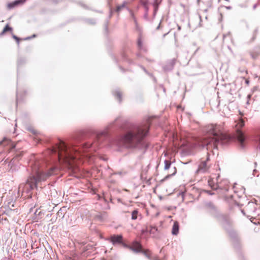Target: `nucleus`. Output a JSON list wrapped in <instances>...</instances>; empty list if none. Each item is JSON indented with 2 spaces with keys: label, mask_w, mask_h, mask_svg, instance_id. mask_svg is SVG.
<instances>
[{
  "label": "nucleus",
  "mask_w": 260,
  "mask_h": 260,
  "mask_svg": "<svg viewBox=\"0 0 260 260\" xmlns=\"http://www.w3.org/2000/svg\"><path fill=\"white\" fill-rule=\"evenodd\" d=\"M94 144H84L81 147L77 148L75 144L70 146L67 145L63 142L60 141L55 147L51 149L52 153H57L60 163H63L69 169L74 170L75 166L73 162L77 159V156L81 153L80 149L83 151H86L90 147H94Z\"/></svg>",
  "instance_id": "f257e3e1"
},
{
  "label": "nucleus",
  "mask_w": 260,
  "mask_h": 260,
  "mask_svg": "<svg viewBox=\"0 0 260 260\" xmlns=\"http://www.w3.org/2000/svg\"><path fill=\"white\" fill-rule=\"evenodd\" d=\"M149 130V125L147 124L135 126L129 130L123 137V144L129 148H138L146 149L147 144L144 141Z\"/></svg>",
  "instance_id": "f03ea898"
},
{
  "label": "nucleus",
  "mask_w": 260,
  "mask_h": 260,
  "mask_svg": "<svg viewBox=\"0 0 260 260\" xmlns=\"http://www.w3.org/2000/svg\"><path fill=\"white\" fill-rule=\"evenodd\" d=\"M205 131L206 135L196 144L195 147H206L207 150L217 148V144L224 137L221 132V127L216 124H210L206 127Z\"/></svg>",
  "instance_id": "7ed1b4c3"
},
{
  "label": "nucleus",
  "mask_w": 260,
  "mask_h": 260,
  "mask_svg": "<svg viewBox=\"0 0 260 260\" xmlns=\"http://www.w3.org/2000/svg\"><path fill=\"white\" fill-rule=\"evenodd\" d=\"M60 169V167L55 166L47 171H37L34 175L29 177L25 183L20 184L19 191L28 194L31 190L37 187L38 182L44 181L52 175L56 174Z\"/></svg>",
  "instance_id": "20e7f679"
},
{
  "label": "nucleus",
  "mask_w": 260,
  "mask_h": 260,
  "mask_svg": "<svg viewBox=\"0 0 260 260\" xmlns=\"http://www.w3.org/2000/svg\"><path fill=\"white\" fill-rule=\"evenodd\" d=\"M219 175L216 178L210 177L208 180V184L213 189H220L223 192L227 191L229 189L228 181L226 180L218 181Z\"/></svg>",
  "instance_id": "39448f33"
},
{
  "label": "nucleus",
  "mask_w": 260,
  "mask_h": 260,
  "mask_svg": "<svg viewBox=\"0 0 260 260\" xmlns=\"http://www.w3.org/2000/svg\"><path fill=\"white\" fill-rule=\"evenodd\" d=\"M235 127L236 129V137L237 140L239 143L240 146L242 148L245 147V140L246 137L243 132L240 131V128L244 125V122L242 119H239L237 121H236Z\"/></svg>",
  "instance_id": "423d86ee"
},
{
  "label": "nucleus",
  "mask_w": 260,
  "mask_h": 260,
  "mask_svg": "<svg viewBox=\"0 0 260 260\" xmlns=\"http://www.w3.org/2000/svg\"><path fill=\"white\" fill-rule=\"evenodd\" d=\"M210 160L209 156L208 155L205 160H202L198 165V168L196 171L197 173H205L208 172L210 166L208 164Z\"/></svg>",
  "instance_id": "0eeeda50"
},
{
  "label": "nucleus",
  "mask_w": 260,
  "mask_h": 260,
  "mask_svg": "<svg viewBox=\"0 0 260 260\" xmlns=\"http://www.w3.org/2000/svg\"><path fill=\"white\" fill-rule=\"evenodd\" d=\"M123 246L125 247H128L131 250L134 251L135 252L138 253L142 251V247L141 245L138 242H134L133 243L132 246H127L126 244H123Z\"/></svg>",
  "instance_id": "6e6552de"
},
{
  "label": "nucleus",
  "mask_w": 260,
  "mask_h": 260,
  "mask_svg": "<svg viewBox=\"0 0 260 260\" xmlns=\"http://www.w3.org/2000/svg\"><path fill=\"white\" fill-rule=\"evenodd\" d=\"M110 241L113 245L122 243V235H113L111 237Z\"/></svg>",
  "instance_id": "1a4fd4ad"
},
{
  "label": "nucleus",
  "mask_w": 260,
  "mask_h": 260,
  "mask_svg": "<svg viewBox=\"0 0 260 260\" xmlns=\"http://www.w3.org/2000/svg\"><path fill=\"white\" fill-rule=\"evenodd\" d=\"M26 0H17L14 1L13 3H9L8 5V7L9 9H11L14 8L15 6H17L19 4H23L25 2Z\"/></svg>",
  "instance_id": "9d476101"
},
{
  "label": "nucleus",
  "mask_w": 260,
  "mask_h": 260,
  "mask_svg": "<svg viewBox=\"0 0 260 260\" xmlns=\"http://www.w3.org/2000/svg\"><path fill=\"white\" fill-rule=\"evenodd\" d=\"M178 232H179V225H178V222L176 221L174 223L173 228H172V233L174 235H176L178 234Z\"/></svg>",
  "instance_id": "9b49d317"
},
{
  "label": "nucleus",
  "mask_w": 260,
  "mask_h": 260,
  "mask_svg": "<svg viewBox=\"0 0 260 260\" xmlns=\"http://www.w3.org/2000/svg\"><path fill=\"white\" fill-rule=\"evenodd\" d=\"M174 172L171 174H169V175H167L166 177H165L161 180V182H163V181H165V180H167L168 179H169V178H170L171 177L174 176V175H175V174L176 173V169L175 167L174 168Z\"/></svg>",
  "instance_id": "f8f14e48"
},
{
  "label": "nucleus",
  "mask_w": 260,
  "mask_h": 260,
  "mask_svg": "<svg viewBox=\"0 0 260 260\" xmlns=\"http://www.w3.org/2000/svg\"><path fill=\"white\" fill-rule=\"evenodd\" d=\"M113 94H114V96L118 99L119 102H120L121 101V92L118 90H116L113 93Z\"/></svg>",
  "instance_id": "ddd939ff"
},
{
  "label": "nucleus",
  "mask_w": 260,
  "mask_h": 260,
  "mask_svg": "<svg viewBox=\"0 0 260 260\" xmlns=\"http://www.w3.org/2000/svg\"><path fill=\"white\" fill-rule=\"evenodd\" d=\"M164 163H165L164 169L165 170H168L170 168L171 165V161L168 160H165L164 161Z\"/></svg>",
  "instance_id": "4468645a"
},
{
  "label": "nucleus",
  "mask_w": 260,
  "mask_h": 260,
  "mask_svg": "<svg viewBox=\"0 0 260 260\" xmlns=\"http://www.w3.org/2000/svg\"><path fill=\"white\" fill-rule=\"evenodd\" d=\"M157 231V229L155 226H150L149 232L151 234L155 235Z\"/></svg>",
  "instance_id": "2eb2a0df"
},
{
  "label": "nucleus",
  "mask_w": 260,
  "mask_h": 260,
  "mask_svg": "<svg viewBox=\"0 0 260 260\" xmlns=\"http://www.w3.org/2000/svg\"><path fill=\"white\" fill-rule=\"evenodd\" d=\"M138 211L137 210H134L132 213V219L136 220L137 218Z\"/></svg>",
  "instance_id": "dca6fc26"
},
{
  "label": "nucleus",
  "mask_w": 260,
  "mask_h": 260,
  "mask_svg": "<svg viewBox=\"0 0 260 260\" xmlns=\"http://www.w3.org/2000/svg\"><path fill=\"white\" fill-rule=\"evenodd\" d=\"M92 247V245L88 244L85 247L84 255H85L86 254H88L90 252L88 250L90 249V248Z\"/></svg>",
  "instance_id": "f3484780"
},
{
  "label": "nucleus",
  "mask_w": 260,
  "mask_h": 260,
  "mask_svg": "<svg viewBox=\"0 0 260 260\" xmlns=\"http://www.w3.org/2000/svg\"><path fill=\"white\" fill-rule=\"evenodd\" d=\"M137 44L140 49H143V43L141 37H140L138 39Z\"/></svg>",
  "instance_id": "a211bd4d"
},
{
  "label": "nucleus",
  "mask_w": 260,
  "mask_h": 260,
  "mask_svg": "<svg viewBox=\"0 0 260 260\" xmlns=\"http://www.w3.org/2000/svg\"><path fill=\"white\" fill-rule=\"evenodd\" d=\"M12 30V28L10 27L8 24L6 25V26L4 27V28L3 29V30L2 32V34H4L5 32H7V31H9V30Z\"/></svg>",
  "instance_id": "6ab92c4d"
},
{
  "label": "nucleus",
  "mask_w": 260,
  "mask_h": 260,
  "mask_svg": "<svg viewBox=\"0 0 260 260\" xmlns=\"http://www.w3.org/2000/svg\"><path fill=\"white\" fill-rule=\"evenodd\" d=\"M125 6V3H123L122 5L118 6L116 8V11L119 12L122 9L124 8Z\"/></svg>",
  "instance_id": "aec40b11"
},
{
  "label": "nucleus",
  "mask_w": 260,
  "mask_h": 260,
  "mask_svg": "<svg viewBox=\"0 0 260 260\" xmlns=\"http://www.w3.org/2000/svg\"><path fill=\"white\" fill-rule=\"evenodd\" d=\"M106 134H107L106 132H102L100 133L99 134H98L97 135V136H98V138L99 139L101 136H106Z\"/></svg>",
  "instance_id": "412c9836"
},
{
  "label": "nucleus",
  "mask_w": 260,
  "mask_h": 260,
  "mask_svg": "<svg viewBox=\"0 0 260 260\" xmlns=\"http://www.w3.org/2000/svg\"><path fill=\"white\" fill-rule=\"evenodd\" d=\"M98 218H101V220H104L105 218H106V214H104L102 216V215H98Z\"/></svg>",
  "instance_id": "4be33fe9"
},
{
  "label": "nucleus",
  "mask_w": 260,
  "mask_h": 260,
  "mask_svg": "<svg viewBox=\"0 0 260 260\" xmlns=\"http://www.w3.org/2000/svg\"><path fill=\"white\" fill-rule=\"evenodd\" d=\"M207 5L208 7L211 8L212 7V1L208 0V1L207 2Z\"/></svg>",
  "instance_id": "5701e85b"
},
{
  "label": "nucleus",
  "mask_w": 260,
  "mask_h": 260,
  "mask_svg": "<svg viewBox=\"0 0 260 260\" xmlns=\"http://www.w3.org/2000/svg\"><path fill=\"white\" fill-rule=\"evenodd\" d=\"M131 12V15L132 16V17H133L134 21H135V23L136 24V25H137V20L136 19V18L135 17V16H134V14L133 13V12H132L131 11L130 12Z\"/></svg>",
  "instance_id": "b1692460"
},
{
  "label": "nucleus",
  "mask_w": 260,
  "mask_h": 260,
  "mask_svg": "<svg viewBox=\"0 0 260 260\" xmlns=\"http://www.w3.org/2000/svg\"><path fill=\"white\" fill-rule=\"evenodd\" d=\"M9 141V140L8 139H7L6 138H4L2 141H0V145H2L5 141L8 142Z\"/></svg>",
  "instance_id": "393cba45"
},
{
  "label": "nucleus",
  "mask_w": 260,
  "mask_h": 260,
  "mask_svg": "<svg viewBox=\"0 0 260 260\" xmlns=\"http://www.w3.org/2000/svg\"><path fill=\"white\" fill-rule=\"evenodd\" d=\"M251 55L252 58H253L254 59H256V57H257V56H260V54H258V55H254L253 54H251Z\"/></svg>",
  "instance_id": "a878e982"
},
{
  "label": "nucleus",
  "mask_w": 260,
  "mask_h": 260,
  "mask_svg": "<svg viewBox=\"0 0 260 260\" xmlns=\"http://www.w3.org/2000/svg\"><path fill=\"white\" fill-rule=\"evenodd\" d=\"M13 38L16 40L17 41V43L18 44H19V38H18L17 36H16L15 35H13Z\"/></svg>",
  "instance_id": "bb28decb"
},
{
  "label": "nucleus",
  "mask_w": 260,
  "mask_h": 260,
  "mask_svg": "<svg viewBox=\"0 0 260 260\" xmlns=\"http://www.w3.org/2000/svg\"><path fill=\"white\" fill-rule=\"evenodd\" d=\"M68 260H78L76 257L75 256L73 258H71V257H69V259Z\"/></svg>",
  "instance_id": "cd10ccee"
},
{
  "label": "nucleus",
  "mask_w": 260,
  "mask_h": 260,
  "mask_svg": "<svg viewBox=\"0 0 260 260\" xmlns=\"http://www.w3.org/2000/svg\"><path fill=\"white\" fill-rule=\"evenodd\" d=\"M257 141L258 142L259 144L260 145V135L257 137Z\"/></svg>",
  "instance_id": "c85d7f7f"
},
{
  "label": "nucleus",
  "mask_w": 260,
  "mask_h": 260,
  "mask_svg": "<svg viewBox=\"0 0 260 260\" xmlns=\"http://www.w3.org/2000/svg\"><path fill=\"white\" fill-rule=\"evenodd\" d=\"M257 5H258V4H255V5H253V9L254 10V9H256V8L257 7Z\"/></svg>",
  "instance_id": "c756f323"
},
{
  "label": "nucleus",
  "mask_w": 260,
  "mask_h": 260,
  "mask_svg": "<svg viewBox=\"0 0 260 260\" xmlns=\"http://www.w3.org/2000/svg\"><path fill=\"white\" fill-rule=\"evenodd\" d=\"M144 254H145V255L146 256H147L148 258L149 257V255L147 254V253L146 252H144Z\"/></svg>",
  "instance_id": "7c9ffc66"
},
{
  "label": "nucleus",
  "mask_w": 260,
  "mask_h": 260,
  "mask_svg": "<svg viewBox=\"0 0 260 260\" xmlns=\"http://www.w3.org/2000/svg\"><path fill=\"white\" fill-rule=\"evenodd\" d=\"M245 83L246 84L248 85L249 83V81L248 80H246Z\"/></svg>",
  "instance_id": "2f4dec72"
},
{
  "label": "nucleus",
  "mask_w": 260,
  "mask_h": 260,
  "mask_svg": "<svg viewBox=\"0 0 260 260\" xmlns=\"http://www.w3.org/2000/svg\"><path fill=\"white\" fill-rule=\"evenodd\" d=\"M251 97V95L250 94L248 95L247 98L248 99H249Z\"/></svg>",
  "instance_id": "473e14b6"
},
{
  "label": "nucleus",
  "mask_w": 260,
  "mask_h": 260,
  "mask_svg": "<svg viewBox=\"0 0 260 260\" xmlns=\"http://www.w3.org/2000/svg\"><path fill=\"white\" fill-rule=\"evenodd\" d=\"M226 8L227 9H230L231 8V7H226Z\"/></svg>",
  "instance_id": "72a5a7b5"
},
{
  "label": "nucleus",
  "mask_w": 260,
  "mask_h": 260,
  "mask_svg": "<svg viewBox=\"0 0 260 260\" xmlns=\"http://www.w3.org/2000/svg\"><path fill=\"white\" fill-rule=\"evenodd\" d=\"M178 28L179 30H180L181 29L180 26H178Z\"/></svg>",
  "instance_id": "f704fd0d"
},
{
  "label": "nucleus",
  "mask_w": 260,
  "mask_h": 260,
  "mask_svg": "<svg viewBox=\"0 0 260 260\" xmlns=\"http://www.w3.org/2000/svg\"><path fill=\"white\" fill-rule=\"evenodd\" d=\"M209 193L210 194H212L213 193H211L210 191H208Z\"/></svg>",
  "instance_id": "c9c22d12"
},
{
  "label": "nucleus",
  "mask_w": 260,
  "mask_h": 260,
  "mask_svg": "<svg viewBox=\"0 0 260 260\" xmlns=\"http://www.w3.org/2000/svg\"><path fill=\"white\" fill-rule=\"evenodd\" d=\"M30 38H29H29H26L25 39H26V40H27V39H30Z\"/></svg>",
  "instance_id": "e433bc0d"
},
{
  "label": "nucleus",
  "mask_w": 260,
  "mask_h": 260,
  "mask_svg": "<svg viewBox=\"0 0 260 260\" xmlns=\"http://www.w3.org/2000/svg\"><path fill=\"white\" fill-rule=\"evenodd\" d=\"M144 71L146 73H147V71H146V70L145 69H144Z\"/></svg>",
  "instance_id": "4c0bfd02"
},
{
  "label": "nucleus",
  "mask_w": 260,
  "mask_h": 260,
  "mask_svg": "<svg viewBox=\"0 0 260 260\" xmlns=\"http://www.w3.org/2000/svg\"><path fill=\"white\" fill-rule=\"evenodd\" d=\"M28 197H31L30 194H28Z\"/></svg>",
  "instance_id": "58836bf2"
},
{
  "label": "nucleus",
  "mask_w": 260,
  "mask_h": 260,
  "mask_svg": "<svg viewBox=\"0 0 260 260\" xmlns=\"http://www.w3.org/2000/svg\"><path fill=\"white\" fill-rule=\"evenodd\" d=\"M258 80H259V81L260 82V78H259Z\"/></svg>",
  "instance_id": "ea45409f"
}]
</instances>
